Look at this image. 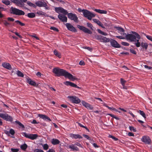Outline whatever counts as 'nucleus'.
<instances>
[{
  "mask_svg": "<svg viewBox=\"0 0 152 152\" xmlns=\"http://www.w3.org/2000/svg\"><path fill=\"white\" fill-rule=\"evenodd\" d=\"M122 69L124 71H126V70H128V69L127 67L125 66H124L122 67Z\"/></svg>",
  "mask_w": 152,
  "mask_h": 152,
  "instance_id": "nucleus-54",
  "label": "nucleus"
},
{
  "mask_svg": "<svg viewBox=\"0 0 152 152\" xmlns=\"http://www.w3.org/2000/svg\"><path fill=\"white\" fill-rule=\"evenodd\" d=\"M17 74L19 77H23L24 76L23 74L19 70L17 71Z\"/></svg>",
  "mask_w": 152,
  "mask_h": 152,
  "instance_id": "nucleus-31",
  "label": "nucleus"
},
{
  "mask_svg": "<svg viewBox=\"0 0 152 152\" xmlns=\"http://www.w3.org/2000/svg\"><path fill=\"white\" fill-rule=\"evenodd\" d=\"M128 135L129 136H134V134L133 133L131 132H129L128 133Z\"/></svg>",
  "mask_w": 152,
  "mask_h": 152,
  "instance_id": "nucleus-62",
  "label": "nucleus"
},
{
  "mask_svg": "<svg viewBox=\"0 0 152 152\" xmlns=\"http://www.w3.org/2000/svg\"><path fill=\"white\" fill-rule=\"evenodd\" d=\"M16 123L18 124L20 127H21L22 128H24L25 127L20 122L18 121H15Z\"/></svg>",
  "mask_w": 152,
  "mask_h": 152,
  "instance_id": "nucleus-37",
  "label": "nucleus"
},
{
  "mask_svg": "<svg viewBox=\"0 0 152 152\" xmlns=\"http://www.w3.org/2000/svg\"><path fill=\"white\" fill-rule=\"evenodd\" d=\"M26 16H27L29 18H32L35 17V15L34 13L31 12L28 13L27 15H26Z\"/></svg>",
  "mask_w": 152,
  "mask_h": 152,
  "instance_id": "nucleus-26",
  "label": "nucleus"
},
{
  "mask_svg": "<svg viewBox=\"0 0 152 152\" xmlns=\"http://www.w3.org/2000/svg\"><path fill=\"white\" fill-rule=\"evenodd\" d=\"M136 39H127V40H129L130 42H134V44L137 47H139L140 45L142 48H144L146 50L148 47V44L146 43L143 42H142L140 44V42H139V40L138 39L137 40Z\"/></svg>",
  "mask_w": 152,
  "mask_h": 152,
  "instance_id": "nucleus-4",
  "label": "nucleus"
},
{
  "mask_svg": "<svg viewBox=\"0 0 152 152\" xmlns=\"http://www.w3.org/2000/svg\"><path fill=\"white\" fill-rule=\"evenodd\" d=\"M3 23L4 25L6 26H7L10 24V23H8L6 20H4L3 21Z\"/></svg>",
  "mask_w": 152,
  "mask_h": 152,
  "instance_id": "nucleus-43",
  "label": "nucleus"
},
{
  "mask_svg": "<svg viewBox=\"0 0 152 152\" xmlns=\"http://www.w3.org/2000/svg\"><path fill=\"white\" fill-rule=\"evenodd\" d=\"M60 142V141L57 139H53L51 140V143L53 145H56L59 144Z\"/></svg>",
  "mask_w": 152,
  "mask_h": 152,
  "instance_id": "nucleus-24",
  "label": "nucleus"
},
{
  "mask_svg": "<svg viewBox=\"0 0 152 152\" xmlns=\"http://www.w3.org/2000/svg\"><path fill=\"white\" fill-rule=\"evenodd\" d=\"M7 121H12V118L10 116H9L7 114H6L5 116L4 119Z\"/></svg>",
  "mask_w": 152,
  "mask_h": 152,
  "instance_id": "nucleus-25",
  "label": "nucleus"
},
{
  "mask_svg": "<svg viewBox=\"0 0 152 152\" xmlns=\"http://www.w3.org/2000/svg\"><path fill=\"white\" fill-rule=\"evenodd\" d=\"M36 75L38 77H41V74L40 72H38L36 73Z\"/></svg>",
  "mask_w": 152,
  "mask_h": 152,
  "instance_id": "nucleus-60",
  "label": "nucleus"
},
{
  "mask_svg": "<svg viewBox=\"0 0 152 152\" xmlns=\"http://www.w3.org/2000/svg\"><path fill=\"white\" fill-rule=\"evenodd\" d=\"M7 20L9 21H13L14 20V19L12 18L9 17L8 18Z\"/></svg>",
  "mask_w": 152,
  "mask_h": 152,
  "instance_id": "nucleus-56",
  "label": "nucleus"
},
{
  "mask_svg": "<svg viewBox=\"0 0 152 152\" xmlns=\"http://www.w3.org/2000/svg\"><path fill=\"white\" fill-rule=\"evenodd\" d=\"M97 30L98 32L101 34H102L103 35H107L106 33L103 32V31H102L101 30H100L99 29H97Z\"/></svg>",
  "mask_w": 152,
  "mask_h": 152,
  "instance_id": "nucleus-32",
  "label": "nucleus"
},
{
  "mask_svg": "<svg viewBox=\"0 0 152 152\" xmlns=\"http://www.w3.org/2000/svg\"><path fill=\"white\" fill-rule=\"evenodd\" d=\"M69 148L72 151H77L79 150L78 148L75 145L72 144L69 146Z\"/></svg>",
  "mask_w": 152,
  "mask_h": 152,
  "instance_id": "nucleus-22",
  "label": "nucleus"
},
{
  "mask_svg": "<svg viewBox=\"0 0 152 152\" xmlns=\"http://www.w3.org/2000/svg\"><path fill=\"white\" fill-rule=\"evenodd\" d=\"M50 29L56 32H58L59 31L58 29L57 28L54 27H51Z\"/></svg>",
  "mask_w": 152,
  "mask_h": 152,
  "instance_id": "nucleus-36",
  "label": "nucleus"
},
{
  "mask_svg": "<svg viewBox=\"0 0 152 152\" xmlns=\"http://www.w3.org/2000/svg\"><path fill=\"white\" fill-rule=\"evenodd\" d=\"M121 44L125 46H128L129 45V43L125 42H122Z\"/></svg>",
  "mask_w": 152,
  "mask_h": 152,
  "instance_id": "nucleus-49",
  "label": "nucleus"
},
{
  "mask_svg": "<svg viewBox=\"0 0 152 152\" xmlns=\"http://www.w3.org/2000/svg\"><path fill=\"white\" fill-rule=\"evenodd\" d=\"M34 152H44V151L41 149H36L34 151Z\"/></svg>",
  "mask_w": 152,
  "mask_h": 152,
  "instance_id": "nucleus-50",
  "label": "nucleus"
},
{
  "mask_svg": "<svg viewBox=\"0 0 152 152\" xmlns=\"http://www.w3.org/2000/svg\"><path fill=\"white\" fill-rule=\"evenodd\" d=\"M23 135L25 137L34 140L36 139L38 137V135L36 134H27L26 132L23 133Z\"/></svg>",
  "mask_w": 152,
  "mask_h": 152,
  "instance_id": "nucleus-8",
  "label": "nucleus"
},
{
  "mask_svg": "<svg viewBox=\"0 0 152 152\" xmlns=\"http://www.w3.org/2000/svg\"><path fill=\"white\" fill-rule=\"evenodd\" d=\"M108 108L110 110H114L117 112H118L119 113H120V112L119 111H118L115 108H114V107H109Z\"/></svg>",
  "mask_w": 152,
  "mask_h": 152,
  "instance_id": "nucleus-45",
  "label": "nucleus"
},
{
  "mask_svg": "<svg viewBox=\"0 0 152 152\" xmlns=\"http://www.w3.org/2000/svg\"><path fill=\"white\" fill-rule=\"evenodd\" d=\"M35 4L37 6L40 7H45L46 5V2L40 1H37L35 3Z\"/></svg>",
  "mask_w": 152,
  "mask_h": 152,
  "instance_id": "nucleus-17",
  "label": "nucleus"
},
{
  "mask_svg": "<svg viewBox=\"0 0 152 152\" xmlns=\"http://www.w3.org/2000/svg\"><path fill=\"white\" fill-rule=\"evenodd\" d=\"M130 52L132 53L133 54H136V52L134 50V49H130Z\"/></svg>",
  "mask_w": 152,
  "mask_h": 152,
  "instance_id": "nucleus-48",
  "label": "nucleus"
},
{
  "mask_svg": "<svg viewBox=\"0 0 152 152\" xmlns=\"http://www.w3.org/2000/svg\"><path fill=\"white\" fill-rule=\"evenodd\" d=\"M54 53L56 56L58 57L59 58H61V56L60 53H58V52L56 50H54Z\"/></svg>",
  "mask_w": 152,
  "mask_h": 152,
  "instance_id": "nucleus-27",
  "label": "nucleus"
},
{
  "mask_svg": "<svg viewBox=\"0 0 152 152\" xmlns=\"http://www.w3.org/2000/svg\"><path fill=\"white\" fill-rule=\"evenodd\" d=\"M83 137H86L87 139L89 140H91V141H92L91 140L90 138L89 137L88 135H86V134H83Z\"/></svg>",
  "mask_w": 152,
  "mask_h": 152,
  "instance_id": "nucleus-53",
  "label": "nucleus"
},
{
  "mask_svg": "<svg viewBox=\"0 0 152 152\" xmlns=\"http://www.w3.org/2000/svg\"><path fill=\"white\" fill-rule=\"evenodd\" d=\"M93 20L96 23H97L98 22V21H99V20L96 19H93Z\"/></svg>",
  "mask_w": 152,
  "mask_h": 152,
  "instance_id": "nucleus-61",
  "label": "nucleus"
},
{
  "mask_svg": "<svg viewBox=\"0 0 152 152\" xmlns=\"http://www.w3.org/2000/svg\"><path fill=\"white\" fill-rule=\"evenodd\" d=\"M64 84L67 86H71L73 87H76L78 88H81L78 87L77 86V85L74 84L70 82L69 81H66L64 83Z\"/></svg>",
  "mask_w": 152,
  "mask_h": 152,
  "instance_id": "nucleus-16",
  "label": "nucleus"
},
{
  "mask_svg": "<svg viewBox=\"0 0 152 152\" xmlns=\"http://www.w3.org/2000/svg\"><path fill=\"white\" fill-rule=\"evenodd\" d=\"M39 122H37L35 120H33L32 121V123L34 124H38Z\"/></svg>",
  "mask_w": 152,
  "mask_h": 152,
  "instance_id": "nucleus-63",
  "label": "nucleus"
},
{
  "mask_svg": "<svg viewBox=\"0 0 152 152\" xmlns=\"http://www.w3.org/2000/svg\"><path fill=\"white\" fill-rule=\"evenodd\" d=\"M27 147V145L25 144H24L23 145H22L21 146L20 148H21L24 150H25Z\"/></svg>",
  "mask_w": 152,
  "mask_h": 152,
  "instance_id": "nucleus-30",
  "label": "nucleus"
},
{
  "mask_svg": "<svg viewBox=\"0 0 152 152\" xmlns=\"http://www.w3.org/2000/svg\"><path fill=\"white\" fill-rule=\"evenodd\" d=\"M42 146L43 147V149L45 150H47L48 148V145L47 144L42 145Z\"/></svg>",
  "mask_w": 152,
  "mask_h": 152,
  "instance_id": "nucleus-38",
  "label": "nucleus"
},
{
  "mask_svg": "<svg viewBox=\"0 0 152 152\" xmlns=\"http://www.w3.org/2000/svg\"><path fill=\"white\" fill-rule=\"evenodd\" d=\"M66 15H67L68 18L71 20H73L76 23L78 22V18L76 14L72 13H69L68 12Z\"/></svg>",
  "mask_w": 152,
  "mask_h": 152,
  "instance_id": "nucleus-7",
  "label": "nucleus"
},
{
  "mask_svg": "<svg viewBox=\"0 0 152 152\" xmlns=\"http://www.w3.org/2000/svg\"><path fill=\"white\" fill-rule=\"evenodd\" d=\"M9 132L12 135H14L15 133L14 130L12 129H10Z\"/></svg>",
  "mask_w": 152,
  "mask_h": 152,
  "instance_id": "nucleus-47",
  "label": "nucleus"
},
{
  "mask_svg": "<svg viewBox=\"0 0 152 152\" xmlns=\"http://www.w3.org/2000/svg\"><path fill=\"white\" fill-rule=\"evenodd\" d=\"M82 104L86 108L90 110H92L93 109V107L92 106L85 101H82Z\"/></svg>",
  "mask_w": 152,
  "mask_h": 152,
  "instance_id": "nucleus-18",
  "label": "nucleus"
},
{
  "mask_svg": "<svg viewBox=\"0 0 152 152\" xmlns=\"http://www.w3.org/2000/svg\"><path fill=\"white\" fill-rule=\"evenodd\" d=\"M2 65L4 67L9 70H11L12 69L11 65L9 63H3L2 64Z\"/></svg>",
  "mask_w": 152,
  "mask_h": 152,
  "instance_id": "nucleus-19",
  "label": "nucleus"
},
{
  "mask_svg": "<svg viewBox=\"0 0 152 152\" xmlns=\"http://www.w3.org/2000/svg\"><path fill=\"white\" fill-rule=\"evenodd\" d=\"M99 41L104 42H110L112 46L115 48H119L120 45L116 41L113 39L110 40L109 39H97Z\"/></svg>",
  "mask_w": 152,
  "mask_h": 152,
  "instance_id": "nucleus-3",
  "label": "nucleus"
},
{
  "mask_svg": "<svg viewBox=\"0 0 152 152\" xmlns=\"http://www.w3.org/2000/svg\"><path fill=\"white\" fill-rule=\"evenodd\" d=\"M115 28L118 31V32L122 34V35L126 37V38H140L139 34L136 32L132 31L130 32V34H126V33L124 32V30L122 27L115 26Z\"/></svg>",
  "mask_w": 152,
  "mask_h": 152,
  "instance_id": "nucleus-2",
  "label": "nucleus"
},
{
  "mask_svg": "<svg viewBox=\"0 0 152 152\" xmlns=\"http://www.w3.org/2000/svg\"><path fill=\"white\" fill-rule=\"evenodd\" d=\"M94 10L95 12L100 14H106L107 13V11L105 10H101L100 9H95Z\"/></svg>",
  "mask_w": 152,
  "mask_h": 152,
  "instance_id": "nucleus-21",
  "label": "nucleus"
},
{
  "mask_svg": "<svg viewBox=\"0 0 152 152\" xmlns=\"http://www.w3.org/2000/svg\"><path fill=\"white\" fill-rule=\"evenodd\" d=\"M6 114L0 113V117L4 119Z\"/></svg>",
  "mask_w": 152,
  "mask_h": 152,
  "instance_id": "nucleus-55",
  "label": "nucleus"
},
{
  "mask_svg": "<svg viewBox=\"0 0 152 152\" xmlns=\"http://www.w3.org/2000/svg\"><path fill=\"white\" fill-rule=\"evenodd\" d=\"M139 35L140 36V38L141 37H144L145 36V37H146L147 38H151V36H150L148 35H146L144 33H142L141 36L140 35Z\"/></svg>",
  "mask_w": 152,
  "mask_h": 152,
  "instance_id": "nucleus-35",
  "label": "nucleus"
},
{
  "mask_svg": "<svg viewBox=\"0 0 152 152\" xmlns=\"http://www.w3.org/2000/svg\"><path fill=\"white\" fill-rule=\"evenodd\" d=\"M59 19L62 22H66L67 21V18L66 16L62 14H59L58 15Z\"/></svg>",
  "mask_w": 152,
  "mask_h": 152,
  "instance_id": "nucleus-14",
  "label": "nucleus"
},
{
  "mask_svg": "<svg viewBox=\"0 0 152 152\" xmlns=\"http://www.w3.org/2000/svg\"><path fill=\"white\" fill-rule=\"evenodd\" d=\"M138 112L140 114L142 115L145 118H146V117H145V113L142 111L139 110Z\"/></svg>",
  "mask_w": 152,
  "mask_h": 152,
  "instance_id": "nucleus-33",
  "label": "nucleus"
},
{
  "mask_svg": "<svg viewBox=\"0 0 152 152\" xmlns=\"http://www.w3.org/2000/svg\"><path fill=\"white\" fill-rule=\"evenodd\" d=\"M79 64L81 65H85V63L84 61H81L79 62Z\"/></svg>",
  "mask_w": 152,
  "mask_h": 152,
  "instance_id": "nucleus-58",
  "label": "nucleus"
},
{
  "mask_svg": "<svg viewBox=\"0 0 152 152\" xmlns=\"http://www.w3.org/2000/svg\"><path fill=\"white\" fill-rule=\"evenodd\" d=\"M27 82L29 84L33 86H35L36 85V83L35 82L32 80L31 79L27 78Z\"/></svg>",
  "mask_w": 152,
  "mask_h": 152,
  "instance_id": "nucleus-23",
  "label": "nucleus"
},
{
  "mask_svg": "<svg viewBox=\"0 0 152 152\" xmlns=\"http://www.w3.org/2000/svg\"><path fill=\"white\" fill-rule=\"evenodd\" d=\"M68 98L74 103L78 104L80 103L81 101L80 99L75 96H69Z\"/></svg>",
  "mask_w": 152,
  "mask_h": 152,
  "instance_id": "nucleus-10",
  "label": "nucleus"
},
{
  "mask_svg": "<svg viewBox=\"0 0 152 152\" xmlns=\"http://www.w3.org/2000/svg\"><path fill=\"white\" fill-rule=\"evenodd\" d=\"M84 10V9H83V10H82L80 8H79L78 9V11L79 12H83H83L84 11H83V10Z\"/></svg>",
  "mask_w": 152,
  "mask_h": 152,
  "instance_id": "nucleus-59",
  "label": "nucleus"
},
{
  "mask_svg": "<svg viewBox=\"0 0 152 152\" xmlns=\"http://www.w3.org/2000/svg\"><path fill=\"white\" fill-rule=\"evenodd\" d=\"M47 152H55V151L53 149H50Z\"/></svg>",
  "mask_w": 152,
  "mask_h": 152,
  "instance_id": "nucleus-64",
  "label": "nucleus"
},
{
  "mask_svg": "<svg viewBox=\"0 0 152 152\" xmlns=\"http://www.w3.org/2000/svg\"><path fill=\"white\" fill-rule=\"evenodd\" d=\"M78 125L80 127H82L83 128H85V129H86L88 132H89V129L87 128V127L86 126H84L83 125L81 124L80 123H78Z\"/></svg>",
  "mask_w": 152,
  "mask_h": 152,
  "instance_id": "nucleus-39",
  "label": "nucleus"
},
{
  "mask_svg": "<svg viewBox=\"0 0 152 152\" xmlns=\"http://www.w3.org/2000/svg\"><path fill=\"white\" fill-rule=\"evenodd\" d=\"M55 9L56 12L58 13L60 12L63 13L65 15H66L68 13V12L62 7H56Z\"/></svg>",
  "mask_w": 152,
  "mask_h": 152,
  "instance_id": "nucleus-11",
  "label": "nucleus"
},
{
  "mask_svg": "<svg viewBox=\"0 0 152 152\" xmlns=\"http://www.w3.org/2000/svg\"><path fill=\"white\" fill-rule=\"evenodd\" d=\"M109 137L110 138H112L113 139H114L115 141L117 140L118 139L114 137V136H112L110 135H109Z\"/></svg>",
  "mask_w": 152,
  "mask_h": 152,
  "instance_id": "nucleus-46",
  "label": "nucleus"
},
{
  "mask_svg": "<svg viewBox=\"0 0 152 152\" xmlns=\"http://www.w3.org/2000/svg\"><path fill=\"white\" fill-rule=\"evenodd\" d=\"M15 22L19 24L21 26H24L25 25V24L24 23L21 22L18 20H16Z\"/></svg>",
  "mask_w": 152,
  "mask_h": 152,
  "instance_id": "nucleus-34",
  "label": "nucleus"
},
{
  "mask_svg": "<svg viewBox=\"0 0 152 152\" xmlns=\"http://www.w3.org/2000/svg\"><path fill=\"white\" fill-rule=\"evenodd\" d=\"M83 48L85 49H87L88 50L90 51L91 52L92 51V48H90V47H83Z\"/></svg>",
  "mask_w": 152,
  "mask_h": 152,
  "instance_id": "nucleus-44",
  "label": "nucleus"
},
{
  "mask_svg": "<svg viewBox=\"0 0 152 152\" xmlns=\"http://www.w3.org/2000/svg\"><path fill=\"white\" fill-rule=\"evenodd\" d=\"M11 150L12 152H17L19 150L18 149H15L12 148Z\"/></svg>",
  "mask_w": 152,
  "mask_h": 152,
  "instance_id": "nucleus-51",
  "label": "nucleus"
},
{
  "mask_svg": "<svg viewBox=\"0 0 152 152\" xmlns=\"http://www.w3.org/2000/svg\"><path fill=\"white\" fill-rule=\"evenodd\" d=\"M36 14L38 15H45L46 13L45 12H44L41 11H37L36 12Z\"/></svg>",
  "mask_w": 152,
  "mask_h": 152,
  "instance_id": "nucleus-28",
  "label": "nucleus"
},
{
  "mask_svg": "<svg viewBox=\"0 0 152 152\" xmlns=\"http://www.w3.org/2000/svg\"><path fill=\"white\" fill-rule=\"evenodd\" d=\"M142 142L145 144H150L151 143V140L149 137L147 136H143L141 139Z\"/></svg>",
  "mask_w": 152,
  "mask_h": 152,
  "instance_id": "nucleus-13",
  "label": "nucleus"
},
{
  "mask_svg": "<svg viewBox=\"0 0 152 152\" xmlns=\"http://www.w3.org/2000/svg\"><path fill=\"white\" fill-rule=\"evenodd\" d=\"M38 116L40 118L43 119L44 120L46 121H47L49 122L51 121L49 117L45 115L39 114L38 115Z\"/></svg>",
  "mask_w": 152,
  "mask_h": 152,
  "instance_id": "nucleus-15",
  "label": "nucleus"
},
{
  "mask_svg": "<svg viewBox=\"0 0 152 152\" xmlns=\"http://www.w3.org/2000/svg\"><path fill=\"white\" fill-rule=\"evenodd\" d=\"M53 72L55 74V76L59 77L63 76L66 78H68L72 81H74L76 78L72 74L58 67L54 68L53 70Z\"/></svg>",
  "mask_w": 152,
  "mask_h": 152,
  "instance_id": "nucleus-1",
  "label": "nucleus"
},
{
  "mask_svg": "<svg viewBox=\"0 0 152 152\" xmlns=\"http://www.w3.org/2000/svg\"><path fill=\"white\" fill-rule=\"evenodd\" d=\"M27 4L30 7H33L34 8H36V6L34 4L31 3L30 1H28L27 2Z\"/></svg>",
  "mask_w": 152,
  "mask_h": 152,
  "instance_id": "nucleus-29",
  "label": "nucleus"
},
{
  "mask_svg": "<svg viewBox=\"0 0 152 152\" xmlns=\"http://www.w3.org/2000/svg\"><path fill=\"white\" fill-rule=\"evenodd\" d=\"M83 11H84L83 14V16L89 20H91L92 18L94 17L95 16V15L87 10H85Z\"/></svg>",
  "mask_w": 152,
  "mask_h": 152,
  "instance_id": "nucleus-6",
  "label": "nucleus"
},
{
  "mask_svg": "<svg viewBox=\"0 0 152 152\" xmlns=\"http://www.w3.org/2000/svg\"><path fill=\"white\" fill-rule=\"evenodd\" d=\"M97 24L99 26L101 27L102 28H105L104 26L103 25L102 23L100 21H98Z\"/></svg>",
  "mask_w": 152,
  "mask_h": 152,
  "instance_id": "nucleus-41",
  "label": "nucleus"
},
{
  "mask_svg": "<svg viewBox=\"0 0 152 152\" xmlns=\"http://www.w3.org/2000/svg\"><path fill=\"white\" fill-rule=\"evenodd\" d=\"M144 67L145 68L148 69H152V67L151 66H148L145 65Z\"/></svg>",
  "mask_w": 152,
  "mask_h": 152,
  "instance_id": "nucleus-57",
  "label": "nucleus"
},
{
  "mask_svg": "<svg viewBox=\"0 0 152 152\" xmlns=\"http://www.w3.org/2000/svg\"><path fill=\"white\" fill-rule=\"evenodd\" d=\"M70 137L72 138L76 139L77 138H82V137L80 135L75 134H70Z\"/></svg>",
  "mask_w": 152,
  "mask_h": 152,
  "instance_id": "nucleus-20",
  "label": "nucleus"
},
{
  "mask_svg": "<svg viewBox=\"0 0 152 152\" xmlns=\"http://www.w3.org/2000/svg\"><path fill=\"white\" fill-rule=\"evenodd\" d=\"M87 26L90 27L91 29H92V28L93 27L92 24L90 23H87Z\"/></svg>",
  "mask_w": 152,
  "mask_h": 152,
  "instance_id": "nucleus-42",
  "label": "nucleus"
},
{
  "mask_svg": "<svg viewBox=\"0 0 152 152\" xmlns=\"http://www.w3.org/2000/svg\"><path fill=\"white\" fill-rule=\"evenodd\" d=\"M65 25L66 28L69 30L74 32L77 31V30L70 23H66Z\"/></svg>",
  "mask_w": 152,
  "mask_h": 152,
  "instance_id": "nucleus-12",
  "label": "nucleus"
},
{
  "mask_svg": "<svg viewBox=\"0 0 152 152\" xmlns=\"http://www.w3.org/2000/svg\"><path fill=\"white\" fill-rule=\"evenodd\" d=\"M129 129L131 131H133L134 132H136V129H134V127L133 126H129Z\"/></svg>",
  "mask_w": 152,
  "mask_h": 152,
  "instance_id": "nucleus-52",
  "label": "nucleus"
},
{
  "mask_svg": "<svg viewBox=\"0 0 152 152\" xmlns=\"http://www.w3.org/2000/svg\"><path fill=\"white\" fill-rule=\"evenodd\" d=\"M121 83L122 85H125V83L126 82V81L124 80L123 78L121 79Z\"/></svg>",
  "mask_w": 152,
  "mask_h": 152,
  "instance_id": "nucleus-40",
  "label": "nucleus"
},
{
  "mask_svg": "<svg viewBox=\"0 0 152 152\" xmlns=\"http://www.w3.org/2000/svg\"><path fill=\"white\" fill-rule=\"evenodd\" d=\"M77 27L80 30L83 31L85 33L90 34H91L92 33L91 31L84 26H80V25H77Z\"/></svg>",
  "mask_w": 152,
  "mask_h": 152,
  "instance_id": "nucleus-9",
  "label": "nucleus"
},
{
  "mask_svg": "<svg viewBox=\"0 0 152 152\" xmlns=\"http://www.w3.org/2000/svg\"><path fill=\"white\" fill-rule=\"evenodd\" d=\"M11 9V13L12 14L20 16L24 15L25 14V12L23 11L16 8L12 7Z\"/></svg>",
  "mask_w": 152,
  "mask_h": 152,
  "instance_id": "nucleus-5",
  "label": "nucleus"
}]
</instances>
